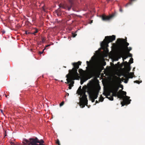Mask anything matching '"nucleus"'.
Masks as SVG:
<instances>
[{
    "instance_id": "cd10ccee",
    "label": "nucleus",
    "mask_w": 145,
    "mask_h": 145,
    "mask_svg": "<svg viewBox=\"0 0 145 145\" xmlns=\"http://www.w3.org/2000/svg\"><path fill=\"white\" fill-rule=\"evenodd\" d=\"M95 59V57H94V56H92L91 58V59L92 60H93Z\"/></svg>"
},
{
    "instance_id": "2eb2a0df",
    "label": "nucleus",
    "mask_w": 145,
    "mask_h": 145,
    "mask_svg": "<svg viewBox=\"0 0 145 145\" xmlns=\"http://www.w3.org/2000/svg\"><path fill=\"white\" fill-rule=\"evenodd\" d=\"M104 98L101 95L99 98V101L103 102L104 100Z\"/></svg>"
},
{
    "instance_id": "aec40b11",
    "label": "nucleus",
    "mask_w": 145,
    "mask_h": 145,
    "mask_svg": "<svg viewBox=\"0 0 145 145\" xmlns=\"http://www.w3.org/2000/svg\"><path fill=\"white\" fill-rule=\"evenodd\" d=\"M130 61L131 63H133V59L132 58H131L130 59Z\"/></svg>"
},
{
    "instance_id": "a211bd4d",
    "label": "nucleus",
    "mask_w": 145,
    "mask_h": 145,
    "mask_svg": "<svg viewBox=\"0 0 145 145\" xmlns=\"http://www.w3.org/2000/svg\"><path fill=\"white\" fill-rule=\"evenodd\" d=\"M79 72L81 74H82L83 73L84 71L82 69H79Z\"/></svg>"
},
{
    "instance_id": "ea45409f",
    "label": "nucleus",
    "mask_w": 145,
    "mask_h": 145,
    "mask_svg": "<svg viewBox=\"0 0 145 145\" xmlns=\"http://www.w3.org/2000/svg\"><path fill=\"white\" fill-rule=\"evenodd\" d=\"M125 62H126V63H127V61H125Z\"/></svg>"
},
{
    "instance_id": "1a4fd4ad",
    "label": "nucleus",
    "mask_w": 145,
    "mask_h": 145,
    "mask_svg": "<svg viewBox=\"0 0 145 145\" xmlns=\"http://www.w3.org/2000/svg\"><path fill=\"white\" fill-rule=\"evenodd\" d=\"M121 55L122 56L121 57L123 58V61H124V59H125L128 57L127 54H125V52H123L122 53Z\"/></svg>"
},
{
    "instance_id": "bb28decb",
    "label": "nucleus",
    "mask_w": 145,
    "mask_h": 145,
    "mask_svg": "<svg viewBox=\"0 0 145 145\" xmlns=\"http://www.w3.org/2000/svg\"><path fill=\"white\" fill-rule=\"evenodd\" d=\"M121 56H119V58H117L116 59V61H118L119 59H120L121 58Z\"/></svg>"
},
{
    "instance_id": "c85d7f7f",
    "label": "nucleus",
    "mask_w": 145,
    "mask_h": 145,
    "mask_svg": "<svg viewBox=\"0 0 145 145\" xmlns=\"http://www.w3.org/2000/svg\"><path fill=\"white\" fill-rule=\"evenodd\" d=\"M44 50V49L43 50V51L42 52H39V54H42L43 53V52Z\"/></svg>"
},
{
    "instance_id": "f704fd0d",
    "label": "nucleus",
    "mask_w": 145,
    "mask_h": 145,
    "mask_svg": "<svg viewBox=\"0 0 145 145\" xmlns=\"http://www.w3.org/2000/svg\"><path fill=\"white\" fill-rule=\"evenodd\" d=\"M5 96L6 97H8V96L6 95H5Z\"/></svg>"
},
{
    "instance_id": "f8f14e48",
    "label": "nucleus",
    "mask_w": 145,
    "mask_h": 145,
    "mask_svg": "<svg viewBox=\"0 0 145 145\" xmlns=\"http://www.w3.org/2000/svg\"><path fill=\"white\" fill-rule=\"evenodd\" d=\"M113 96H114L113 95V93H112V96H110V95H108L107 96V98L111 101H113L114 100Z\"/></svg>"
},
{
    "instance_id": "4be33fe9",
    "label": "nucleus",
    "mask_w": 145,
    "mask_h": 145,
    "mask_svg": "<svg viewBox=\"0 0 145 145\" xmlns=\"http://www.w3.org/2000/svg\"><path fill=\"white\" fill-rule=\"evenodd\" d=\"M76 35H77L76 34H75V33H72V36L73 37H75L76 36Z\"/></svg>"
},
{
    "instance_id": "dca6fc26",
    "label": "nucleus",
    "mask_w": 145,
    "mask_h": 145,
    "mask_svg": "<svg viewBox=\"0 0 145 145\" xmlns=\"http://www.w3.org/2000/svg\"><path fill=\"white\" fill-rule=\"evenodd\" d=\"M34 29L35 30V31H34L32 33V34H33L35 35V33H37L38 32V29L36 28H35Z\"/></svg>"
},
{
    "instance_id": "4468645a",
    "label": "nucleus",
    "mask_w": 145,
    "mask_h": 145,
    "mask_svg": "<svg viewBox=\"0 0 145 145\" xmlns=\"http://www.w3.org/2000/svg\"><path fill=\"white\" fill-rule=\"evenodd\" d=\"M89 98L91 100L92 102L93 103L95 101V99L93 98L92 96H91L90 95H89Z\"/></svg>"
},
{
    "instance_id": "f257e3e1",
    "label": "nucleus",
    "mask_w": 145,
    "mask_h": 145,
    "mask_svg": "<svg viewBox=\"0 0 145 145\" xmlns=\"http://www.w3.org/2000/svg\"><path fill=\"white\" fill-rule=\"evenodd\" d=\"M118 89L119 87L117 85L115 84L112 87L110 91L112 93L114 96L117 97L118 98L123 99V102L121 103L122 106L130 104L131 100L129 99L130 97L126 95V92L121 91H118Z\"/></svg>"
},
{
    "instance_id": "ddd939ff",
    "label": "nucleus",
    "mask_w": 145,
    "mask_h": 145,
    "mask_svg": "<svg viewBox=\"0 0 145 145\" xmlns=\"http://www.w3.org/2000/svg\"><path fill=\"white\" fill-rule=\"evenodd\" d=\"M92 63V61H91V63H90L89 61H86V63L87 65V67H87H90L91 66Z\"/></svg>"
},
{
    "instance_id": "20e7f679",
    "label": "nucleus",
    "mask_w": 145,
    "mask_h": 145,
    "mask_svg": "<svg viewBox=\"0 0 145 145\" xmlns=\"http://www.w3.org/2000/svg\"><path fill=\"white\" fill-rule=\"evenodd\" d=\"M115 37L114 35L105 37L103 41L100 43V46L102 49L104 50L106 49V48L108 46V43L115 40Z\"/></svg>"
},
{
    "instance_id": "423d86ee",
    "label": "nucleus",
    "mask_w": 145,
    "mask_h": 145,
    "mask_svg": "<svg viewBox=\"0 0 145 145\" xmlns=\"http://www.w3.org/2000/svg\"><path fill=\"white\" fill-rule=\"evenodd\" d=\"M71 4H72V2H70ZM59 6L60 8H63L67 9L68 10H70L71 8V4L70 5H69L67 3H61L59 5Z\"/></svg>"
},
{
    "instance_id": "72a5a7b5",
    "label": "nucleus",
    "mask_w": 145,
    "mask_h": 145,
    "mask_svg": "<svg viewBox=\"0 0 145 145\" xmlns=\"http://www.w3.org/2000/svg\"><path fill=\"white\" fill-rule=\"evenodd\" d=\"M50 45H48L46 46V47H48V46H50Z\"/></svg>"
},
{
    "instance_id": "c756f323",
    "label": "nucleus",
    "mask_w": 145,
    "mask_h": 145,
    "mask_svg": "<svg viewBox=\"0 0 145 145\" xmlns=\"http://www.w3.org/2000/svg\"><path fill=\"white\" fill-rule=\"evenodd\" d=\"M40 143L41 144H43V143L44 142V141L42 140H41L40 141H39Z\"/></svg>"
},
{
    "instance_id": "f03ea898",
    "label": "nucleus",
    "mask_w": 145,
    "mask_h": 145,
    "mask_svg": "<svg viewBox=\"0 0 145 145\" xmlns=\"http://www.w3.org/2000/svg\"><path fill=\"white\" fill-rule=\"evenodd\" d=\"M81 62L78 61L77 63H72L74 66V67L72 70L69 71V73L66 76V77L67 78V82H65L66 83L68 84L71 82L73 84L74 83L73 80H79L80 77L79 76L77 71L79 68V65H81Z\"/></svg>"
},
{
    "instance_id": "9d476101",
    "label": "nucleus",
    "mask_w": 145,
    "mask_h": 145,
    "mask_svg": "<svg viewBox=\"0 0 145 145\" xmlns=\"http://www.w3.org/2000/svg\"><path fill=\"white\" fill-rule=\"evenodd\" d=\"M98 91H96L92 95H91V96H92L93 98H94L95 99H96L98 97Z\"/></svg>"
},
{
    "instance_id": "a878e982",
    "label": "nucleus",
    "mask_w": 145,
    "mask_h": 145,
    "mask_svg": "<svg viewBox=\"0 0 145 145\" xmlns=\"http://www.w3.org/2000/svg\"><path fill=\"white\" fill-rule=\"evenodd\" d=\"M56 143L57 144H58V145H60L59 140H58V141L56 142Z\"/></svg>"
},
{
    "instance_id": "412c9836",
    "label": "nucleus",
    "mask_w": 145,
    "mask_h": 145,
    "mask_svg": "<svg viewBox=\"0 0 145 145\" xmlns=\"http://www.w3.org/2000/svg\"><path fill=\"white\" fill-rule=\"evenodd\" d=\"M132 50V48L131 47H129V48L127 50V52H128V51H129H129L131 50Z\"/></svg>"
},
{
    "instance_id": "393cba45",
    "label": "nucleus",
    "mask_w": 145,
    "mask_h": 145,
    "mask_svg": "<svg viewBox=\"0 0 145 145\" xmlns=\"http://www.w3.org/2000/svg\"><path fill=\"white\" fill-rule=\"evenodd\" d=\"M25 33L27 35V34H31V33L29 32H28V31H26L25 32Z\"/></svg>"
},
{
    "instance_id": "e433bc0d",
    "label": "nucleus",
    "mask_w": 145,
    "mask_h": 145,
    "mask_svg": "<svg viewBox=\"0 0 145 145\" xmlns=\"http://www.w3.org/2000/svg\"><path fill=\"white\" fill-rule=\"evenodd\" d=\"M104 63H105L104 65H106V62H104Z\"/></svg>"
},
{
    "instance_id": "5701e85b",
    "label": "nucleus",
    "mask_w": 145,
    "mask_h": 145,
    "mask_svg": "<svg viewBox=\"0 0 145 145\" xmlns=\"http://www.w3.org/2000/svg\"><path fill=\"white\" fill-rule=\"evenodd\" d=\"M64 104V102L63 101L59 105L60 106H63Z\"/></svg>"
},
{
    "instance_id": "9b49d317",
    "label": "nucleus",
    "mask_w": 145,
    "mask_h": 145,
    "mask_svg": "<svg viewBox=\"0 0 145 145\" xmlns=\"http://www.w3.org/2000/svg\"><path fill=\"white\" fill-rule=\"evenodd\" d=\"M87 80V78L85 77L84 76H83L81 78V84H82L84 82H85Z\"/></svg>"
},
{
    "instance_id": "6e6552de",
    "label": "nucleus",
    "mask_w": 145,
    "mask_h": 145,
    "mask_svg": "<svg viewBox=\"0 0 145 145\" xmlns=\"http://www.w3.org/2000/svg\"><path fill=\"white\" fill-rule=\"evenodd\" d=\"M113 15H112L110 16H103L102 19L103 20H110L113 16Z\"/></svg>"
},
{
    "instance_id": "39448f33",
    "label": "nucleus",
    "mask_w": 145,
    "mask_h": 145,
    "mask_svg": "<svg viewBox=\"0 0 145 145\" xmlns=\"http://www.w3.org/2000/svg\"><path fill=\"white\" fill-rule=\"evenodd\" d=\"M117 42L119 44L121 45H125L126 46L125 48L126 50L128 49V47H127L129 45V44L128 43L126 42V40H125L124 39H118L117 40Z\"/></svg>"
},
{
    "instance_id": "6ab92c4d",
    "label": "nucleus",
    "mask_w": 145,
    "mask_h": 145,
    "mask_svg": "<svg viewBox=\"0 0 145 145\" xmlns=\"http://www.w3.org/2000/svg\"><path fill=\"white\" fill-rule=\"evenodd\" d=\"M142 82V81H140V82L138 80H136L134 81V83H138V84H139L140 82L141 83Z\"/></svg>"
},
{
    "instance_id": "58836bf2",
    "label": "nucleus",
    "mask_w": 145,
    "mask_h": 145,
    "mask_svg": "<svg viewBox=\"0 0 145 145\" xmlns=\"http://www.w3.org/2000/svg\"><path fill=\"white\" fill-rule=\"evenodd\" d=\"M98 52V51H96V52Z\"/></svg>"
},
{
    "instance_id": "f3484780",
    "label": "nucleus",
    "mask_w": 145,
    "mask_h": 145,
    "mask_svg": "<svg viewBox=\"0 0 145 145\" xmlns=\"http://www.w3.org/2000/svg\"><path fill=\"white\" fill-rule=\"evenodd\" d=\"M127 55H128V56L130 57H132V54L130 53L129 52V51H128V52H127Z\"/></svg>"
},
{
    "instance_id": "7ed1b4c3",
    "label": "nucleus",
    "mask_w": 145,
    "mask_h": 145,
    "mask_svg": "<svg viewBox=\"0 0 145 145\" xmlns=\"http://www.w3.org/2000/svg\"><path fill=\"white\" fill-rule=\"evenodd\" d=\"M86 88H84L83 87L82 89H81V86H80L79 87L77 93L80 95L79 100L80 103V106L82 107H84L85 105L88 104V100L87 98V95L86 94Z\"/></svg>"
},
{
    "instance_id": "473e14b6",
    "label": "nucleus",
    "mask_w": 145,
    "mask_h": 145,
    "mask_svg": "<svg viewBox=\"0 0 145 145\" xmlns=\"http://www.w3.org/2000/svg\"><path fill=\"white\" fill-rule=\"evenodd\" d=\"M95 102H96V103H98V101H97V100H96V101Z\"/></svg>"
},
{
    "instance_id": "0eeeda50",
    "label": "nucleus",
    "mask_w": 145,
    "mask_h": 145,
    "mask_svg": "<svg viewBox=\"0 0 145 145\" xmlns=\"http://www.w3.org/2000/svg\"><path fill=\"white\" fill-rule=\"evenodd\" d=\"M134 75V73L130 72L128 74H125L124 75V76L126 78H127V79L124 81V82L125 83H127L129 80V78H133V76Z\"/></svg>"
},
{
    "instance_id": "4c0bfd02",
    "label": "nucleus",
    "mask_w": 145,
    "mask_h": 145,
    "mask_svg": "<svg viewBox=\"0 0 145 145\" xmlns=\"http://www.w3.org/2000/svg\"><path fill=\"white\" fill-rule=\"evenodd\" d=\"M135 69V68H134L133 69V70Z\"/></svg>"
},
{
    "instance_id": "7c9ffc66",
    "label": "nucleus",
    "mask_w": 145,
    "mask_h": 145,
    "mask_svg": "<svg viewBox=\"0 0 145 145\" xmlns=\"http://www.w3.org/2000/svg\"><path fill=\"white\" fill-rule=\"evenodd\" d=\"M119 10H120V11L121 12H122V10L121 8H120Z\"/></svg>"
},
{
    "instance_id": "2f4dec72",
    "label": "nucleus",
    "mask_w": 145,
    "mask_h": 145,
    "mask_svg": "<svg viewBox=\"0 0 145 145\" xmlns=\"http://www.w3.org/2000/svg\"><path fill=\"white\" fill-rule=\"evenodd\" d=\"M122 89H123V86L122 85H121V86L120 87Z\"/></svg>"
},
{
    "instance_id": "b1692460",
    "label": "nucleus",
    "mask_w": 145,
    "mask_h": 145,
    "mask_svg": "<svg viewBox=\"0 0 145 145\" xmlns=\"http://www.w3.org/2000/svg\"><path fill=\"white\" fill-rule=\"evenodd\" d=\"M69 89H71V87L72 86V85L71 84H70L69 85Z\"/></svg>"
},
{
    "instance_id": "c9c22d12",
    "label": "nucleus",
    "mask_w": 145,
    "mask_h": 145,
    "mask_svg": "<svg viewBox=\"0 0 145 145\" xmlns=\"http://www.w3.org/2000/svg\"><path fill=\"white\" fill-rule=\"evenodd\" d=\"M92 21H92V20H91V22L90 24H91V23H92Z\"/></svg>"
}]
</instances>
